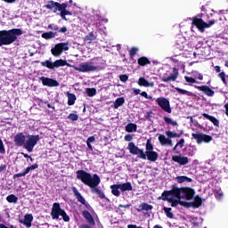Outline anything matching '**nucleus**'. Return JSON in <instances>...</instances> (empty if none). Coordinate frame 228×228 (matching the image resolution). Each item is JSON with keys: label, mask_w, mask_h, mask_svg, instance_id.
Returning a JSON list of instances; mask_svg holds the SVG:
<instances>
[{"label": "nucleus", "mask_w": 228, "mask_h": 228, "mask_svg": "<svg viewBox=\"0 0 228 228\" xmlns=\"http://www.w3.org/2000/svg\"><path fill=\"white\" fill-rule=\"evenodd\" d=\"M195 192L192 189L177 188L174 187L171 191H165L162 192L159 199L161 200H167L171 204V208H177V206H183L186 208L188 203L186 201H182L181 199H186V200H191Z\"/></svg>", "instance_id": "1"}, {"label": "nucleus", "mask_w": 228, "mask_h": 228, "mask_svg": "<svg viewBox=\"0 0 228 228\" xmlns=\"http://www.w3.org/2000/svg\"><path fill=\"white\" fill-rule=\"evenodd\" d=\"M77 179H79L84 184L89 186L91 188L93 193H96V195L101 191L99 188H97L98 184H101V177L97 175H90L83 170L77 171Z\"/></svg>", "instance_id": "2"}, {"label": "nucleus", "mask_w": 228, "mask_h": 228, "mask_svg": "<svg viewBox=\"0 0 228 228\" xmlns=\"http://www.w3.org/2000/svg\"><path fill=\"white\" fill-rule=\"evenodd\" d=\"M23 33L20 28L0 30V47H3V45H12L13 42H17V37H20Z\"/></svg>", "instance_id": "3"}, {"label": "nucleus", "mask_w": 228, "mask_h": 228, "mask_svg": "<svg viewBox=\"0 0 228 228\" xmlns=\"http://www.w3.org/2000/svg\"><path fill=\"white\" fill-rule=\"evenodd\" d=\"M67 6H69L67 3L60 4L58 2L50 0L45 5V8H46V10H51L53 13L61 12L60 17L62 19V20H67V15H72V12L67 10Z\"/></svg>", "instance_id": "4"}, {"label": "nucleus", "mask_w": 228, "mask_h": 228, "mask_svg": "<svg viewBox=\"0 0 228 228\" xmlns=\"http://www.w3.org/2000/svg\"><path fill=\"white\" fill-rule=\"evenodd\" d=\"M203 15V13H200L194 16L191 21L192 26H196L200 33H204L205 28H211V26H213L215 22H216V20H211L208 23H207L206 21L202 20Z\"/></svg>", "instance_id": "5"}, {"label": "nucleus", "mask_w": 228, "mask_h": 228, "mask_svg": "<svg viewBox=\"0 0 228 228\" xmlns=\"http://www.w3.org/2000/svg\"><path fill=\"white\" fill-rule=\"evenodd\" d=\"M51 216L53 220H58L60 216H62V220H64V222H69L70 220V217H69L65 210L61 209L60 203H53Z\"/></svg>", "instance_id": "6"}, {"label": "nucleus", "mask_w": 228, "mask_h": 228, "mask_svg": "<svg viewBox=\"0 0 228 228\" xmlns=\"http://www.w3.org/2000/svg\"><path fill=\"white\" fill-rule=\"evenodd\" d=\"M41 66L46 67V69H49L50 70H54V69H60V67H72V65L67 62V60L63 59L56 60L53 62L46 60L45 61H41Z\"/></svg>", "instance_id": "7"}, {"label": "nucleus", "mask_w": 228, "mask_h": 228, "mask_svg": "<svg viewBox=\"0 0 228 228\" xmlns=\"http://www.w3.org/2000/svg\"><path fill=\"white\" fill-rule=\"evenodd\" d=\"M40 141V136L38 135H27L25 139V144L23 147L28 151V152H33V149H35V145L38 143Z\"/></svg>", "instance_id": "8"}, {"label": "nucleus", "mask_w": 228, "mask_h": 228, "mask_svg": "<svg viewBox=\"0 0 228 228\" xmlns=\"http://www.w3.org/2000/svg\"><path fill=\"white\" fill-rule=\"evenodd\" d=\"M144 154L149 161H157L159 158L158 152L154 151V146H152L150 140L146 142V151Z\"/></svg>", "instance_id": "9"}, {"label": "nucleus", "mask_w": 228, "mask_h": 228, "mask_svg": "<svg viewBox=\"0 0 228 228\" xmlns=\"http://www.w3.org/2000/svg\"><path fill=\"white\" fill-rule=\"evenodd\" d=\"M63 51H69V43H59L54 45L51 49V53L53 56L55 58H58L59 56H61L63 53Z\"/></svg>", "instance_id": "10"}, {"label": "nucleus", "mask_w": 228, "mask_h": 228, "mask_svg": "<svg viewBox=\"0 0 228 228\" xmlns=\"http://www.w3.org/2000/svg\"><path fill=\"white\" fill-rule=\"evenodd\" d=\"M128 151L130 154L138 156V158H141V159H147V156L145 155L143 150H141L136 145H134V142L128 143Z\"/></svg>", "instance_id": "11"}, {"label": "nucleus", "mask_w": 228, "mask_h": 228, "mask_svg": "<svg viewBox=\"0 0 228 228\" xmlns=\"http://www.w3.org/2000/svg\"><path fill=\"white\" fill-rule=\"evenodd\" d=\"M192 138L196 140L198 145H200L204 142V143H209V142L213 141V137L211 135H208L202 133L192 134Z\"/></svg>", "instance_id": "12"}, {"label": "nucleus", "mask_w": 228, "mask_h": 228, "mask_svg": "<svg viewBox=\"0 0 228 228\" xmlns=\"http://www.w3.org/2000/svg\"><path fill=\"white\" fill-rule=\"evenodd\" d=\"M157 103L161 107V109L166 111V113H172V109L170 108V102L165 97L157 98Z\"/></svg>", "instance_id": "13"}, {"label": "nucleus", "mask_w": 228, "mask_h": 228, "mask_svg": "<svg viewBox=\"0 0 228 228\" xmlns=\"http://www.w3.org/2000/svg\"><path fill=\"white\" fill-rule=\"evenodd\" d=\"M40 80L42 81L43 86H49L50 88L60 86L58 80H54L53 78L41 77Z\"/></svg>", "instance_id": "14"}, {"label": "nucleus", "mask_w": 228, "mask_h": 228, "mask_svg": "<svg viewBox=\"0 0 228 228\" xmlns=\"http://www.w3.org/2000/svg\"><path fill=\"white\" fill-rule=\"evenodd\" d=\"M172 161H175V163H178V165L184 167V165H188V163H190V159L183 155H175L172 157Z\"/></svg>", "instance_id": "15"}, {"label": "nucleus", "mask_w": 228, "mask_h": 228, "mask_svg": "<svg viewBox=\"0 0 228 228\" xmlns=\"http://www.w3.org/2000/svg\"><path fill=\"white\" fill-rule=\"evenodd\" d=\"M91 67H94L95 70H100L104 67V60L101 57H95L91 60Z\"/></svg>", "instance_id": "16"}, {"label": "nucleus", "mask_w": 228, "mask_h": 228, "mask_svg": "<svg viewBox=\"0 0 228 228\" xmlns=\"http://www.w3.org/2000/svg\"><path fill=\"white\" fill-rule=\"evenodd\" d=\"M194 88L200 90V92H203L208 97H213V95H215V91L208 86H194Z\"/></svg>", "instance_id": "17"}, {"label": "nucleus", "mask_w": 228, "mask_h": 228, "mask_svg": "<svg viewBox=\"0 0 228 228\" xmlns=\"http://www.w3.org/2000/svg\"><path fill=\"white\" fill-rule=\"evenodd\" d=\"M82 215L84 218H86V222L90 224V225H95V221L94 220V217L96 216V215L94 210H91V213L86 210H84L82 212Z\"/></svg>", "instance_id": "18"}, {"label": "nucleus", "mask_w": 228, "mask_h": 228, "mask_svg": "<svg viewBox=\"0 0 228 228\" xmlns=\"http://www.w3.org/2000/svg\"><path fill=\"white\" fill-rule=\"evenodd\" d=\"M179 76V70L176 68L173 69V73L168 77H162L161 81L164 83H170V81H176Z\"/></svg>", "instance_id": "19"}, {"label": "nucleus", "mask_w": 228, "mask_h": 228, "mask_svg": "<svg viewBox=\"0 0 228 228\" xmlns=\"http://www.w3.org/2000/svg\"><path fill=\"white\" fill-rule=\"evenodd\" d=\"M78 72H95V68L92 66V64H88V62L82 63L78 68H75Z\"/></svg>", "instance_id": "20"}, {"label": "nucleus", "mask_w": 228, "mask_h": 228, "mask_svg": "<svg viewBox=\"0 0 228 228\" xmlns=\"http://www.w3.org/2000/svg\"><path fill=\"white\" fill-rule=\"evenodd\" d=\"M26 138L27 136L24 135V134L22 133H19L14 136V142L15 145H17L18 147H24V144L26 143Z\"/></svg>", "instance_id": "21"}, {"label": "nucleus", "mask_w": 228, "mask_h": 228, "mask_svg": "<svg viewBox=\"0 0 228 228\" xmlns=\"http://www.w3.org/2000/svg\"><path fill=\"white\" fill-rule=\"evenodd\" d=\"M159 142L160 145H167L168 147H174V143L172 142V139L165 136L164 134L159 135Z\"/></svg>", "instance_id": "22"}, {"label": "nucleus", "mask_w": 228, "mask_h": 228, "mask_svg": "<svg viewBox=\"0 0 228 228\" xmlns=\"http://www.w3.org/2000/svg\"><path fill=\"white\" fill-rule=\"evenodd\" d=\"M31 222H33V215L31 214H26L24 216V220H20V224H23L27 228L31 227Z\"/></svg>", "instance_id": "23"}, {"label": "nucleus", "mask_w": 228, "mask_h": 228, "mask_svg": "<svg viewBox=\"0 0 228 228\" xmlns=\"http://www.w3.org/2000/svg\"><path fill=\"white\" fill-rule=\"evenodd\" d=\"M137 83L139 86H144L145 88H149V86L154 87V82H149L145 77H140Z\"/></svg>", "instance_id": "24"}, {"label": "nucleus", "mask_w": 228, "mask_h": 228, "mask_svg": "<svg viewBox=\"0 0 228 228\" xmlns=\"http://www.w3.org/2000/svg\"><path fill=\"white\" fill-rule=\"evenodd\" d=\"M118 185L121 191H133V185L129 182Z\"/></svg>", "instance_id": "25"}, {"label": "nucleus", "mask_w": 228, "mask_h": 228, "mask_svg": "<svg viewBox=\"0 0 228 228\" xmlns=\"http://www.w3.org/2000/svg\"><path fill=\"white\" fill-rule=\"evenodd\" d=\"M137 63L140 65V67H145V65H151V61L149 58L142 56L137 60Z\"/></svg>", "instance_id": "26"}, {"label": "nucleus", "mask_w": 228, "mask_h": 228, "mask_svg": "<svg viewBox=\"0 0 228 228\" xmlns=\"http://www.w3.org/2000/svg\"><path fill=\"white\" fill-rule=\"evenodd\" d=\"M67 97H68V105L74 106V104H76V99H77L76 94L68 92Z\"/></svg>", "instance_id": "27"}, {"label": "nucleus", "mask_w": 228, "mask_h": 228, "mask_svg": "<svg viewBox=\"0 0 228 228\" xmlns=\"http://www.w3.org/2000/svg\"><path fill=\"white\" fill-rule=\"evenodd\" d=\"M72 190H73V193H74L75 197H77L78 202H81V204H86L85 198H83V196L81 195L79 191H77V189L76 187H73Z\"/></svg>", "instance_id": "28"}, {"label": "nucleus", "mask_w": 228, "mask_h": 228, "mask_svg": "<svg viewBox=\"0 0 228 228\" xmlns=\"http://www.w3.org/2000/svg\"><path fill=\"white\" fill-rule=\"evenodd\" d=\"M175 181L179 183V184H183V183H191V181H193L191 178L188 177V176H177L175 177Z\"/></svg>", "instance_id": "29"}, {"label": "nucleus", "mask_w": 228, "mask_h": 228, "mask_svg": "<svg viewBox=\"0 0 228 228\" xmlns=\"http://www.w3.org/2000/svg\"><path fill=\"white\" fill-rule=\"evenodd\" d=\"M110 190H111V193L112 195H114L115 197H120V186L118 184H113L110 185Z\"/></svg>", "instance_id": "30"}, {"label": "nucleus", "mask_w": 228, "mask_h": 228, "mask_svg": "<svg viewBox=\"0 0 228 228\" xmlns=\"http://www.w3.org/2000/svg\"><path fill=\"white\" fill-rule=\"evenodd\" d=\"M175 90H176V92H178V94H180L181 95H187L188 97H193V93L179 88V87H175Z\"/></svg>", "instance_id": "31"}, {"label": "nucleus", "mask_w": 228, "mask_h": 228, "mask_svg": "<svg viewBox=\"0 0 228 228\" xmlns=\"http://www.w3.org/2000/svg\"><path fill=\"white\" fill-rule=\"evenodd\" d=\"M97 37L94 34V32H90L87 36L84 37V41L86 42L87 44H92L94 40H95Z\"/></svg>", "instance_id": "32"}, {"label": "nucleus", "mask_w": 228, "mask_h": 228, "mask_svg": "<svg viewBox=\"0 0 228 228\" xmlns=\"http://www.w3.org/2000/svg\"><path fill=\"white\" fill-rule=\"evenodd\" d=\"M124 102H126V99L124 97L117 98L116 101L114 102L115 110H118V108H120V106H122Z\"/></svg>", "instance_id": "33"}, {"label": "nucleus", "mask_w": 228, "mask_h": 228, "mask_svg": "<svg viewBox=\"0 0 228 228\" xmlns=\"http://www.w3.org/2000/svg\"><path fill=\"white\" fill-rule=\"evenodd\" d=\"M193 208H200L202 206V199L199 196H196L191 203Z\"/></svg>", "instance_id": "34"}, {"label": "nucleus", "mask_w": 228, "mask_h": 228, "mask_svg": "<svg viewBox=\"0 0 228 228\" xmlns=\"http://www.w3.org/2000/svg\"><path fill=\"white\" fill-rule=\"evenodd\" d=\"M164 120L168 126H173L174 127H177L179 126L175 120L172 119V118L165 117Z\"/></svg>", "instance_id": "35"}, {"label": "nucleus", "mask_w": 228, "mask_h": 228, "mask_svg": "<svg viewBox=\"0 0 228 228\" xmlns=\"http://www.w3.org/2000/svg\"><path fill=\"white\" fill-rule=\"evenodd\" d=\"M136 129H137L136 124L130 123L126 126V131L127 133H134L136 132Z\"/></svg>", "instance_id": "36"}, {"label": "nucleus", "mask_w": 228, "mask_h": 228, "mask_svg": "<svg viewBox=\"0 0 228 228\" xmlns=\"http://www.w3.org/2000/svg\"><path fill=\"white\" fill-rule=\"evenodd\" d=\"M54 37H56V35L53 31L45 32L42 34V38H45V40H49L51 38H54Z\"/></svg>", "instance_id": "37"}, {"label": "nucleus", "mask_w": 228, "mask_h": 228, "mask_svg": "<svg viewBox=\"0 0 228 228\" xmlns=\"http://www.w3.org/2000/svg\"><path fill=\"white\" fill-rule=\"evenodd\" d=\"M86 94H87V97H94V95H97V89L86 88Z\"/></svg>", "instance_id": "38"}, {"label": "nucleus", "mask_w": 228, "mask_h": 228, "mask_svg": "<svg viewBox=\"0 0 228 228\" xmlns=\"http://www.w3.org/2000/svg\"><path fill=\"white\" fill-rule=\"evenodd\" d=\"M95 142V136H90L87 138L86 145L90 151H94V147H92V143Z\"/></svg>", "instance_id": "39"}, {"label": "nucleus", "mask_w": 228, "mask_h": 228, "mask_svg": "<svg viewBox=\"0 0 228 228\" xmlns=\"http://www.w3.org/2000/svg\"><path fill=\"white\" fill-rule=\"evenodd\" d=\"M6 200H7V202L16 204L17 200H19V198H17V196L13 195V194H11V195L7 196Z\"/></svg>", "instance_id": "40"}, {"label": "nucleus", "mask_w": 228, "mask_h": 228, "mask_svg": "<svg viewBox=\"0 0 228 228\" xmlns=\"http://www.w3.org/2000/svg\"><path fill=\"white\" fill-rule=\"evenodd\" d=\"M166 134L167 137H169V139L170 138H179V136H180L179 134H177L175 132H172L170 130L166 131Z\"/></svg>", "instance_id": "41"}, {"label": "nucleus", "mask_w": 228, "mask_h": 228, "mask_svg": "<svg viewBox=\"0 0 228 228\" xmlns=\"http://www.w3.org/2000/svg\"><path fill=\"white\" fill-rule=\"evenodd\" d=\"M205 117L208 118V120H210V122L213 123L214 126H218V119H216L215 117L209 115H205Z\"/></svg>", "instance_id": "42"}, {"label": "nucleus", "mask_w": 228, "mask_h": 228, "mask_svg": "<svg viewBox=\"0 0 228 228\" xmlns=\"http://www.w3.org/2000/svg\"><path fill=\"white\" fill-rule=\"evenodd\" d=\"M164 213H166L167 218H174V214H172V208H164Z\"/></svg>", "instance_id": "43"}, {"label": "nucleus", "mask_w": 228, "mask_h": 228, "mask_svg": "<svg viewBox=\"0 0 228 228\" xmlns=\"http://www.w3.org/2000/svg\"><path fill=\"white\" fill-rule=\"evenodd\" d=\"M141 209H142V211H151L152 209V206L147 203H142L141 204Z\"/></svg>", "instance_id": "44"}, {"label": "nucleus", "mask_w": 228, "mask_h": 228, "mask_svg": "<svg viewBox=\"0 0 228 228\" xmlns=\"http://www.w3.org/2000/svg\"><path fill=\"white\" fill-rule=\"evenodd\" d=\"M136 53H138V48L137 47H132L129 51V56L130 58H134L136 56Z\"/></svg>", "instance_id": "45"}, {"label": "nucleus", "mask_w": 228, "mask_h": 228, "mask_svg": "<svg viewBox=\"0 0 228 228\" xmlns=\"http://www.w3.org/2000/svg\"><path fill=\"white\" fill-rule=\"evenodd\" d=\"M37 168H38V164H34L32 166L28 167L25 169L26 174H29V172H31V170H37Z\"/></svg>", "instance_id": "46"}, {"label": "nucleus", "mask_w": 228, "mask_h": 228, "mask_svg": "<svg viewBox=\"0 0 228 228\" xmlns=\"http://www.w3.org/2000/svg\"><path fill=\"white\" fill-rule=\"evenodd\" d=\"M218 77H220L221 81H223L224 85H227V79H225V72L222 71L218 74Z\"/></svg>", "instance_id": "47"}, {"label": "nucleus", "mask_w": 228, "mask_h": 228, "mask_svg": "<svg viewBox=\"0 0 228 228\" xmlns=\"http://www.w3.org/2000/svg\"><path fill=\"white\" fill-rule=\"evenodd\" d=\"M184 79L187 83H191L193 85V83H197V80L191 77L185 76Z\"/></svg>", "instance_id": "48"}, {"label": "nucleus", "mask_w": 228, "mask_h": 228, "mask_svg": "<svg viewBox=\"0 0 228 228\" xmlns=\"http://www.w3.org/2000/svg\"><path fill=\"white\" fill-rule=\"evenodd\" d=\"M129 79V77L127 75H120L119 76V80L122 83H126V81Z\"/></svg>", "instance_id": "49"}, {"label": "nucleus", "mask_w": 228, "mask_h": 228, "mask_svg": "<svg viewBox=\"0 0 228 228\" xmlns=\"http://www.w3.org/2000/svg\"><path fill=\"white\" fill-rule=\"evenodd\" d=\"M6 151L4 150V144L3 143V140L0 139V153L4 154Z\"/></svg>", "instance_id": "50"}, {"label": "nucleus", "mask_w": 228, "mask_h": 228, "mask_svg": "<svg viewBox=\"0 0 228 228\" xmlns=\"http://www.w3.org/2000/svg\"><path fill=\"white\" fill-rule=\"evenodd\" d=\"M69 120H71L72 122L77 120L78 117L77 115H69L68 116Z\"/></svg>", "instance_id": "51"}, {"label": "nucleus", "mask_w": 228, "mask_h": 228, "mask_svg": "<svg viewBox=\"0 0 228 228\" xmlns=\"http://www.w3.org/2000/svg\"><path fill=\"white\" fill-rule=\"evenodd\" d=\"M176 147H180V149H183L184 147V139H181L177 143Z\"/></svg>", "instance_id": "52"}, {"label": "nucleus", "mask_w": 228, "mask_h": 228, "mask_svg": "<svg viewBox=\"0 0 228 228\" xmlns=\"http://www.w3.org/2000/svg\"><path fill=\"white\" fill-rule=\"evenodd\" d=\"M142 97H145L146 99H152V96H149L147 92L143 91L141 93Z\"/></svg>", "instance_id": "53"}, {"label": "nucleus", "mask_w": 228, "mask_h": 228, "mask_svg": "<svg viewBox=\"0 0 228 228\" xmlns=\"http://www.w3.org/2000/svg\"><path fill=\"white\" fill-rule=\"evenodd\" d=\"M120 208H125V209H129L131 208V205H119L118 208V211H120Z\"/></svg>", "instance_id": "54"}, {"label": "nucleus", "mask_w": 228, "mask_h": 228, "mask_svg": "<svg viewBox=\"0 0 228 228\" xmlns=\"http://www.w3.org/2000/svg\"><path fill=\"white\" fill-rule=\"evenodd\" d=\"M59 33H67V27H62L58 30Z\"/></svg>", "instance_id": "55"}, {"label": "nucleus", "mask_w": 228, "mask_h": 228, "mask_svg": "<svg viewBox=\"0 0 228 228\" xmlns=\"http://www.w3.org/2000/svg\"><path fill=\"white\" fill-rule=\"evenodd\" d=\"M24 175H28V173H26V171H24L23 173L17 174L16 177H24Z\"/></svg>", "instance_id": "56"}, {"label": "nucleus", "mask_w": 228, "mask_h": 228, "mask_svg": "<svg viewBox=\"0 0 228 228\" xmlns=\"http://www.w3.org/2000/svg\"><path fill=\"white\" fill-rule=\"evenodd\" d=\"M125 140L126 142H131V140H133V137L130 134H127L125 136Z\"/></svg>", "instance_id": "57"}, {"label": "nucleus", "mask_w": 228, "mask_h": 228, "mask_svg": "<svg viewBox=\"0 0 228 228\" xmlns=\"http://www.w3.org/2000/svg\"><path fill=\"white\" fill-rule=\"evenodd\" d=\"M97 195H99L100 199H104L106 197L104 195V192H102V191H100Z\"/></svg>", "instance_id": "58"}, {"label": "nucleus", "mask_w": 228, "mask_h": 228, "mask_svg": "<svg viewBox=\"0 0 228 228\" xmlns=\"http://www.w3.org/2000/svg\"><path fill=\"white\" fill-rule=\"evenodd\" d=\"M202 44H204V42H199V44L196 45V49H200V47H202Z\"/></svg>", "instance_id": "59"}, {"label": "nucleus", "mask_w": 228, "mask_h": 228, "mask_svg": "<svg viewBox=\"0 0 228 228\" xmlns=\"http://www.w3.org/2000/svg\"><path fill=\"white\" fill-rule=\"evenodd\" d=\"M215 70L216 72L220 73L221 72L220 66H215Z\"/></svg>", "instance_id": "60"}, {"label": "nucleus", "mask_w": 228, "mask_h": 228, "mask_svg": "<svg viewBox=\"0 0 228 228\" xmlns=\"http://www.w3.org/2000/svg\"><path fill=\"white\" fill-rule=\"evenodd\" d=\"M198 79H200V81H202L204 79V76H202V74L199 73Z\"/></svg>", "instance_id": "61"}, {"label": "nucleus", "mask_w": 228, "mask_h": 228, "mask_svg": "<svg viewBox=\"0 0 228 228\" xmlns=\"http://www.w3.org/2000/svg\"><path fill=\"white\" fill-rule=\"evenodd\" d=\"M140 89H134V94H135V95H138V94H140Z\"/></svg>", "instance_id": "62"}, {"label": "nucleus", "mask_w": 228, "mask_h": 228, "mask_svg": "<svg viewBox=\"0 0 228 228\" xmlns=\"http://www.w3.org/2000/svg\"><path fill=\"white\" fill-rule=\"evenodd\" d=\"M225 108V115H228V103L224 105Z\"/></svg>", "instance_id": "63"}, {"label": "nucleus", "mask_w": 228, "mask_h": 228, "mask_svg": "<svg viewBox=\"0 0 228 228\" xmlns=\"http://www.w3.org/2000/svg\"><path fill=\"white\" fill-rule=\"evenodd\" d=\"M127 227L128 228H136V225L135 224H128Z\"/></svg>", "instance_id": "64"}]
</instances>
